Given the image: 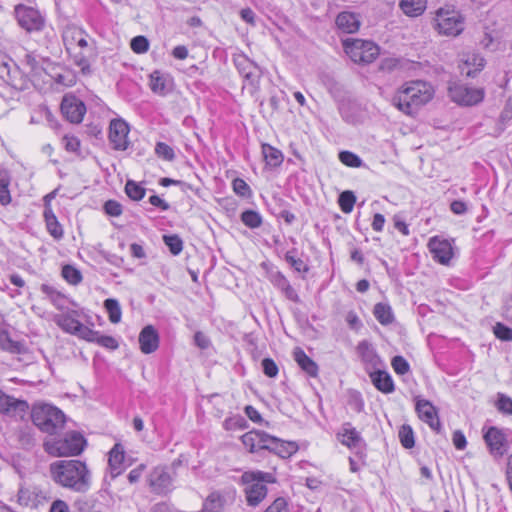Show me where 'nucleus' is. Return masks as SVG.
I'll list each match as a JSON object with an SVG mask.
<instances>
[{
    "label": "nucleus",
    "instance_id": "nucleus-36",
    "mask_svg": "<svg viewBox=\"0 0 512 512\" xmlns=\"http://www.w3.org/2000/svg\"><path fill=\"white\" fill-rule=\"evenodd\" d=\"M427 0H400L399 6L403 13L409 17H418L426 9Z\"/></svg>",
    "mask_w": 512,
    "mask_h": 512
},
{
    "label": "nucleus",
    "instance_id": "nucleus-26",
    "mask_svg": "<svg viewBox=\"0 0 512 512\" xmlns=\"http://www.w3.org/2000/svg\"><path fill=\"white\" fill-rule=\"evenodd\" d=\"M41 292L50 300V302L60 311L64 312L72 307H77V303L70 301L64 294L49 284H42Z\"/></svg>",
    "mask_w": 512,
    "mask_h": 512
},
{
    "label": "nucleus",
    "instance_id": "nucleus-40",
    "mask_svg": "<svg viewBox=\"0 0 512 512\" xmlns=\"http://www.w3.org/2000/svg\"><path fill=\"white\" fill-rule=\"evenodd\" d=\"M356 202V196L352 191H344L339 195L338 204L342 212L351 213Z\"/></svg>",
    "mask_w": 512,
    "mask_h": 512
},
{
    "label": "nucleus",
    "instance_id": "nucleus-57",
    "mask_svg": "<svg viewBox=\"0 0 512 512\" xmlns=\"http://www.w3.org/2000/svg\"><path fill=\"white\" fill-rule=\"evenodd\" d=\"M63 144L68 152H78L80 148V141L75 136L65 135L63 137Z\"/></svg>",
    "mask_w": 512,
    "mask_h": 512
},
{
    "label": "nucleus",
    "instance_id": "nucleus-23",
    "mask_svg": "<svg viewBox=\"0 0 512 512\" xmlns=\"http://www.w3.org/2000/svg\"><path fill=\"white\" fill-rule=\"evenodd\" d=\"M270 436L268 433L260 430H252L245 433L241 437V441L243 445L251 452L255 453L260 450H267L268 443L270 441Z\"/></svg>",
    "mask_w": 512,
    "mask_h": 512
},
{
    "label": "nucleus",
    "instance_id": "nucleus-15",
    "mask_svg": "<svg viewBox=\"0 0 512 512\" xmlns=\"http://www.w3.org/2000/svg\"><path fill=\"white\" fill-rule=\"evenodd\" d=\"M148 485L153 493L163 495L172 490L173 479L165 466H157L147 477Z\"/></svg>",
    "mask_w": 512,
    "mask_h": 512
},
{
    "label": "nucleus",
    "instance_id": "nucleus-21",
    "mask_svg": "<svg viewBox=\"0 0 512 512\" xmlns=\"http://www.w3.org/2000/svg\"><path fill=\"white\" fill-rule=\"evenodd\" d=\"M233 60L238 72L245 79V81L251 85H254L258 82L261 71L255 62L250 60L244 54H238L234 56Z\"/></svg>",
    "mask_w": 512,
    "mask_h": 512
},
{
    "label": "nucleus",
    "instance_id": "nucleus-24",
    "mask_svg": "<svg viewBox=\"0 0 512 512\" xmlns=\"http://www.w3.org/2000/svg\"><path fill=\"white\" fill-rule=\"evenodd\" d=\"M233 501V496L220 491L211 492L204 500L201 512H224L227 505Z\"/></svg>",
    "mask_w": 512,
    "mask_h": 512
},
{
    "label": "nucleus",
    "instance_id": "nucleus-14",
    "mask_svg": "<svg viewBox=\"0 0 512 512\" xmlns=\"http://www.w3.org/2000/svg\"><path fill=\"white\" fill-rule=\"evenodd\" d=\"M483 438L490 454L495 458H500L507 452V438L504 432L497 427L483 428Z\"/></svg>",
    "mask_w": 512,
    "mask_h": 512
},
{
    "label": "nucleus",
    "instance_id": "nucleus-29",
    "mask_svg": "<svg viewBox=\"0 0 512 512\" xmlns=\"http://www.w3.org/2000/svg\"><path fill=\"white\" fill-rule=\"evenodd\" d=\"M485 66V59L477 53H468L462 59L461 73L467 77H475Z\"/></svg>",
    "mask_w": 512,
    "mask_h": 512
},
{
    "label": "nucleus",
    "instance_id": "nucleus-19",
    "mask_svg": "<svg viewBox=\"0 0 512 512\" xmlns=\"http://www.w3.org/2000/svg\"><path fill=\"white\" fill-rule=\"evenodd\" d=\"M356 351L368 374L378 368H383V361L377 354L376 349L368 341H360L357 345Z\"/></svg>",
    "mask_w": 512,
    "mask_h": 512
},
{
    "label": "nucleus",
    "instance_id": "nucleus-59",
    "mask_svg": "<svg viewBox=\"0 0 512 512\" xmlns=\"http://www.w3.org/2000/svg\"><path fill=\"white\" fill-rule=\"evenodd\" d=\"M104 210L108 215L117 217L122 213V206L117 201L108 200L104 204Z\"/></svg>",
    "mask_w": 512,
    "mask_h": 512
},
{
    "label": "nucleus",
    "instance_id": "nucleus-48",
    "mask_svg": "<svg viewBox=\"0 0 512 512\" xmlns=\"http://www.w3.org/2000/svg\"><path fill=\"white\" fill-rule=\"evenodd\" d=\"M234 193L240 197L248 198L252 195L250 186L242 178H235L232 182Z\"/></svg>",
    "mask_w": 512,
    "mask_h": 512
},
{
    "label": "nucleus",
    "instance_id": "nucleus-47",
    "mask_svg": "<svg viewBox=\"0 0 512 512\" xmlns=\"http://www.w3.org/2000/svg\"><path fill=\"white\" fill-rule=\"evenodd\" d=\"M164 243L168 246L170 252L173 255H178L183 249V241L178 235H164Z\"/></svg>",
    "mask_w": 512,
    "mask_h": 512
},
{
    "label": "nucleus",
    "instance_id": "nucleus-20",
    "mask_svg": "<svg viewBox=\"0 0 512 512\" xmlns=\"http://www.w3.org/2000/svg\"><path fill=\"white\" fill-rule=\"evenodd\" d=\"M418 417L436 433L442 430L436 407L428 400L418 399L415 406Z\"/></svg>",
    "mask_w": 512,
    "mask_h": 512
},
{
    "label": "nucleus",
    "instance_id": "nucleus-45",
    "mask_svg": "<svg viewBox=\"0 0 512 512\" xmlns=\"http://www.w3.org/2000/svg\"><path fill=\"white\" fill-rule=\"evenodd\" d=\"M125 192L127 196L134 201L141 200L145 195V189L132 180L127 181Z\"/></svg>",
    "mask_w": 512,
    "mask_h": 512
},
{
    "label": "nucleus",
    "instance_id": "nucleus-41",
    "mask_svg": "<svg viewBox=\"0 0 512 512\" xmlns=\"http://www.w3.org/2000/svg\"><path fill=\"white\" fill-rule=\"evenodd\" d=\"M399 440L402 446L406 449L414 447V432L410 425L404 424L400 427L398 432Z\"/></svg>",
    "mask_w": 512,
    "mask_h": 512
},
{
    "label": "nucleus",
    "instance_id": "nucleus-11",
    "mask_svg": "<svg viewBox=\"0 0 512 512\" xmlns=\"http://www.w3.org/2000/svg\"><path fill=\"white\" fill-rule=\"evenodd\" d=\"M449 96L453 102L459 105L474 106L484 100L485 90L462 83H453L449 86Z\"/></svg>",
    "mask_w": 512,
    "mask_h": 512
},
{
    "label": "nucleus",
    "instance_id": "nucleus-54",
    "mask_svg": "<svg viewBox=\"0 0 512 512\" xmlns=\"http://www.w3.org/2000/svg\"><path fill=\"white\" fill-rule=\"evenodd\" d=\"M497 408L500 412L512 415V399L505 394H498Z\"/></svg>",
    "mask_w": 512,
    "mask_h": 512
},
{
    "label": "nucleus",
    "instance_id": "nucleus-32",
    "mask_svg": "<svg viewBox=\"0 0 512 512\" xmlns=\"http://www.w3.org/2000/svg\"><path fill=\"white\" fill-rule=\"evenodd\" d=\"M267 450L274 452L281 458H289L298 451V445L295 442L282 441L276 437L270 436Z\"/></svg>",
    "mask_w": 512,
    "mask_h": 512
},
{
    "label": "nucleus",
    "instance_id": "nucleus-46",
    "mask_svg": "<svg viewBox=\"0 0 512 512\" xmlns=\"http://www.w3.org/2000/svg\"><path fill=\"white\" fill-rule=\"evenodd\" d=\"M158 158L165 161H173L175 159L174 149L164 142H157L154 149Z\"/></svg>",
    "mask_w": 512,
    "mask_h": 512
},
{
    "label": "nucleus",
    "instance_id": "nucleus-1",
    "mask_svg": "<svg viewBox=\"0 0 512 512\" xmlns=\"http://www.w3.org/2000/svg\"><path fill=\"white\" fill-rule=\"evenodd\" d=\"M55 483L74 492L85 493L91 487V473L80 460H58L50 465Z\"/></svg>",
    "mask_w": 512,
    "mask_h": 512
},
{
    "label": "nucleus",
    "instance_id": "nucleus-5",
    "mask_svg": "<svg viewBox=\"0 0 512 512\" xmlns=\"http://www.w3.org/2000/svg\"><path fill=\"white\" fill-rule=\"evenodd\" d=\"M83 314V309L77 306L55 315L53 320L64 332L84 340H93L95 331L81 323Z\"/></svg>",
    "mask_w": 512,
    "mask_h": 512
},
{
    "label": "nucleus",
    "instance_id": "nucleus-44",
    "mask_svg": "<svg viewBox=\"0 0 512 512\" xmlns=\"http://www.w3.org/2000/svg\"><path fill=\"white\" fill-rule=\"evenodd\" d=\"M339 160L344 165L352 168H359L364 165L362 159L351 151H341L339 153Z\"/></svg>",
    "mask_w": 512,
    "mask_h": 512
},
{
    "label": "nucleus",
    "instance_id": "nucleus-30",
    "mask_svg": "<svg viewBox=\"0 0 512 512\" xmlns=\"http://www.w3.org/2000/svg\"><path fill=\"white\" fill-rule=\"evenodd\" d=\"M369 377L376 389L382 393L390 394L394 392L395 385L391 375L387 371L382 368H378L373 372H370Z\"/></svg>",
    "mask_w": 512,
    "mask_h": 512
},
{
    "label": "nucleus",
    "instance_id": "nucleus-51",
    "mask_svg": "<svg viewBox=\"0 0 512 512\" xmlns=\"http://www.w3.org/2000/svg\"><path fill=\"white\" fill-rule=\"evenodd\" d=\"M130 47L133 52L142 54L148 51L149 42L144 36H136L131 40Z\"/></svg>",
    "mask_w": 512,
    "mask_h": 512
},
{
    "label": "nucleus",
    "instance_id": "nucleus-27",
    "mask_svg": "<svg viewBox=\"0 0 512 512\" xmlns=\"http://www.w3.org/2000/svg\"><path fill=\"white\" fill-rule=\"evenodd\" d=\"M124 459H125V450L124 447L116 443L113 448L110 450L108 455V466L109 473L112 479H115L119 476L124 470Z\"/></svg>",
    "mask_w": 512,
    "mask_h": 512
},
{
    "label": "nucleus",
    "instance_id": "nucleus-3",
    "mask_svg": "<svg viewBox=\"0 0 512 512\" xmlns=\"http://www.w3.org/2000/svg\"><path fill=\"white\" fill-rule=\"evenodd\" d=\"M431 84L421 80L404 83L393 95L392 104L406 115H413L434 96Z\"/></svg>",
    "mask_w": 512,
    "mask_h": 512
},
{
    "label": "nucleus",
    "instance_id": "nucleus-60",
    "mask_svg": "<svg viewBox=\"0 0 512 512\" xmlns=\"http://www.w3.org/2000/svg\"><path fill=\"white\" fill-rule=\"evenodd\" d=\"M265 512H289L288 504L284 498H277Z\"/></svg>",
    "mask_w": 512,
    "mask_h": 512
},
{
    "label": "nucleus",
    "instance_id": "nucleus-64",
    "mask_svg": "<svg viewBox=\"0 0 512 512\" xmlns=\"http://www.w3.org/2000/svg\"><path fill=\"white\" fill-rule=\"evenodd\" d=\"M511 119H512V96L509 97V99L507 100L505 107L500 115V120L502 123H506Z\"/></svg>",
    "mask_w": 512,
    "mask_h": 512
},
{
    "label": "nucleus",
    "instance_id": "nucleus-58",
    "mask_svg": "<svg viewBox=\"0 0 512 512\" xmlns=\"http://www.w3.org/2000/svg\"><path fill=\"white\" fill-rule=\"evenodd\" d=\"M270 281L276 288L281 291L284 289V287L290 284L288 279L279 271L271 274Z\"/></svg>",
    "mask_w": 512,
    "mask_h": 512
},
{
    "label": "nucleus",
    "instance_id": "nucleus-62",
    "mask_svg": "<svg viewBox=\"0 0 512 512\" xmlns=\"http://www.w3.org/2000/svg\"><path fill=\"white\" fill-rule=\"evenodd\" d=\"M345 320L349 327L353 330H358L361 326V320L354 311H349L345 317Z\"/></svg>",
    "mask_w": 512,
    "mask_h": 512
},
{
    "label": "nucleus",
    "instance_id": "nucleus-25",
    "mask_svg": "<svg viewBox=\"0 0 512 512\" xmlns=\"http://www.w3.org/2000/svg\"><path fill=\"white\" fill-rule=\"evenodd\" d=\"M149 87L153 93L165 96L173 89V78L168 73L155 70L149 76Z\"/></svg>",
    "mask_w": 512,
    "mask_h": 512
},
{
    "label": "nucleus",
    "instance_id": "nucleus-4",
    "mask_svg": "<svg viewBox=\"0 0 512 512\" xmlns=\"http://www.w3.org/2000/svg\"><path fill=\"white\" fill-rule=\"evenodd\" d=\"M248 505L257 506L267 495V483H274L273 474L262 471H247L241 476Z\"/></svg>",
    "mask_w": 512,
    "mask_h": 512
},
{
    "label": "nucleus",
    "instance_id": "nucleus-8",
    "mask_svg": "<svg viewBox=\"0 0 512 512\" xmlns=\"http://www.w3.org/2000/svg\"><path fill=\"white\" fill-rule=\"evenodd\" d=\"M435 23L437 31L446 36H457L464 30V17L451 6L436 11Z\"/></svg>",
    "mask_w": 512,
    "mask_h": 512
},
{
    "label": "nucleus",
    "instance_id": "nucleus-28",
    "mask_svg": "<svg viewBox=\"0 0 512 512\" xmlns=\"http://www.w3.org/2000/svg\"><path fill=\"white\" fill-rule=\"evenodd\" d=\"M140 349L144 354H150L159 346V335L152 325L144 327L139 334Z\"/></svg>",
    "mask_w": 512,
    "mask_h": 512
},
{
    "label": "nucleus",
    "instance_id": "nucleus-35",
    "mask_svg": "<svg viewBox=\"0 0 512 512\" xmlns=\"http://www.w3.org/2000/svg\"><path fill=\"white\" fill-rule=\"evenodd\" d=\"M261 150L265 163L270 168L279 167L283 163L284 155L279 149L264 143L261 146Z\"/></svg>",
    "mask_w": 512,
    "mask_h": 512
},
{
    "label": "nucleus",
    "instance_id": "nucleus-10",
    "mask_svg": "<svg viewBox=\"0 0 512 512\" xmlns=\"http://www.w3.org/2000/svg\"><path fill=\"white\" fill-rule=\"evenodd\" d=\"M86 444L84 437L78 432H69L61 439L46 444V450L54 456L79 455Z\"/></svg>",
    "mask_w": 512,
    "mask_h": 512
},
{
    "label": "nucleus",
    "instance_id": "nucleus-37",
    "mask_svg": "<svg viewBox=\"0 0 512 512\" xmlns=\"http://www.w3.org/2000/svg\"><path fill=\"white\" fill-rule=\"evenodd\" d=\"M373 314L382 325L391 324L394 320V315L390 305L385 303H377L374 306Z\"/></svg>",
    "mask_w": 512,
    "mask_h": 512
},
{
    "label": "nucleus",
    "instance_id": "nucleus-16",
    "mask_svg": "<svg viewBox=\"0 0 512 512\" xmlns=\"http://www.w3.org/2000/svg\"><path fill=\"white\" fill-rule=\"evenodd\" d=\"M129 125L123 119H113L109 125V142L114 150L124 151L129 146Z\"/></svg>",
    "mask_w": 512,
    "mask_h": 512
},
{
    "label": "nucleus",
    "instance_id": "nucleus-52",
    "mask_svg": "<svg viewBox=\"0 0 512 512\" xmlns=\"http://www.w3.org/2000/svg\"><path fill=\"white\" fill-rule=\"evenodd\" d=\"M391 365L394 371L399 375H405L410 370L409 363L402 356H395L391 361Z\"/></svg>",
    "mask_w": 512,
    "mask_h": 512
},
{
    "label": "nucleus",
    "instance_id": "nucleus-53",
    "mask_svg": "<svg viewBox=\"0 0 512 512\" xmlns=\"http://www.w3.org/2000/svg\"><path fill=\"white\" fill-rule=\"evenodd\" d=\"M89 342H97L103 347L109 349H116L118 347V343L115 338L111 336H103L99 335L98 332L95 331V338L93 340H88Z\"/></svg>",
    "mask_w": 512,
    "mask_h": 512
},
{
    "label": "nucleus",
    "instance_id": "nucleus-63",
    "mask_svg": "<svg viewBox=\"0 0 512 512\" xmlns=\"http://www.w3.org/2000/svg\"><path fill=\"white\" fill-rule=\"evenodd\" d=\"M194 343L201 349H207L210 346V340L202 332L198 331L194 335Z\"/></svg>",
    "mask_w": 512,
    "mask_h": 512
},
{
    "label": "nucleus",
    "instance_id": "nucleus-38",
    "mask_svg": "<svg viewBox=\"0 0 512 512\" xmlns=\"http://www.w3.org/2000/svg\"><path fill=\"white\" fill-rule=\"evenodd\" d=\"M10 176L7 170L0 169V203L7 205L11 201L10 191Z\"/></svg>",
    "mask_w": 512,
    "mask_h": 512
},
{
    "label": "nucleus",
    "instance_id": "nucleus-42",
    "mask_svg": "<svg viewBox=\"0 0 512 512\" xmlns=\"http://www.w3.org/2000/svg\"><path fill=\"white\" fill-rule=\"evenodd\" d=\"M241 221L249 228L255 229L261 226V215L253 210H246L241 214Z\"/></svg>",
    "mask_w": 512,
    "mask_h": 512
},
{
    "label": "nucleus",
    "instance_id": "nucleus-49",
    "mask_svg": "<svg viewBox=\"0 0 512 512\" xmlns=\"http://www.w3.org/2000/svg\"><path fill=\"white\" fill-rule=\"evenodd\" d=\"M294 252L295 250L288 251L285 254L286 262L297 272H308V266L304 263L302 259L295 257Z\"/></svg>",
    "mask_w": 512,
    "mask_h": 512
},
{
    "label": "nucleus",
    "instance_id": "nucleus-56",
    "mask_svg": "<svg viewBox=\"0 0 512 512\" xmlns=\"http://www.w3.org/2000/svg\"><path fill=\"white\" fill-rule=\"evenodd\" d=\"M262 369L266 376L274 378L278 374V366L275 361L271 358H265L262 360Z\"/></svg>",
    "mask_w": 512,
    "mask_h": 512
},
{
    "label": "nucleus",
    "instance_id": "nucleus-34",
    "mask_svg": "<svg viewBox=\"0 0 512 512\" xmlns=\"http://www.w3.org/2000/svg\"><path fill=\"white\" fill-rule=\"evenodd\" d=\"M293 354L294 360L303 371L311 377L317 376L318 365L301 348H296Z\"/></svg>",
    "mask_w": 512,
    "mask_h": 512
},
{
    "label": "nucleus",
    "instance_id": "nucleus-13",
    "mask_svg": "<svg viewBox=\"0 0 512 512\" xmlns=\"http://www.w3.org/2000/svg\"><path fill=\"white\" fill-rule=\"evenodd\" d=\"M28 410L29 404L26 400L18 399L0 390V414L22 420Z\"/></svg>",
    "mask_w": 512,
    "mask_h": 512
},
{
    "label": "nucleus",
    "instance_id": "nucleus-50",
    "mask_svg": "<svg viewBox=\"0 0 512 512\" xmlns=\"http://www.w3.org/2000/svg\"><path fill=\"white\" fill-rule=\"evenodd\" d=\"M0 345L3 349L10 352H19L21 347L19 342L10 338L7 331H0Z\"/></svg>",
    "mask_w": 512,
    "mask_h": 512
},
{
    "label": "nucleus",
    "instance_id": "nucleus-31",
    "mask_svg": "<svg viewBox=\"0 0 512 512\" xmlns=\"http://www.w3.org/2000/svg\"><path fill=\"white\" fill-rule=\"evenodd\" d=\"M336 26L343 33H355L360 28L359 16L350 11H343L336 18Z\"/></svg>",
    "mask_w": 512,
    "mask_h": 512
},
{
    "label": "nucleus",
    "instance_id": "nucleus-6",
    "mask_svg": "<svg viewBox=\"0 0 512 512\" xmlns=\"http://www.w3.org/2000/svg\"><path fill=\"white\" fill-rule=\"evenodd\" d=\"M31 418L41 431L54 434L65 421L64 413L50 404H36L32 408Z\"/></svg>",
    "mask_w": 512,
    "mask_h": 512
},
{
    "label": "nucleus",
    "instance_id": "nucleus-7",
    "mask_svg": "<svg viewBox=\"0 0 512 512\" xmlns=\"http://www.w3.org/2000/svg\"><path fill=\"white\" fill-rule=\"evenodd\" d=\"M345 53L349 58L359 64H369L379 55L377 44L369 40L347 38L343 40Z\"/></svg>",
    "mask_w": 512,
    "mask_h": 512
},
{
    "label": "nucleus",
    "instance_id": "nucleus-9",
    "mask_svg": "<svg viewBox=\"0 0 512 512\" xmlns=\"http://www.w3.org/2000/svg\"><path fill=\"white\" fill-rule=\"evenodd\" d=\"M336 439L360 461L366 458L367 444L361 433L350 422H344L336 432Z\"/></svg>",
    "mask_w": 512,
    "mask_h": 512
},
{
    "label": "nucleus",
    "instance_id": "nucleus-18",
    "mask_svg": "<svg viewBox=\"0 0 512 512\" xmlns=\"http://www.w3.org/2000/svg\"><path fill=\"white\" fill-rule=\"evenodd\" d=\"M61 112L71 123H80L86 113V107L76 96L65 95L61 102Z\"/></svg>",
    "mask_w": 512,
    "mask_h": 512
},
{
    "label": "nucleus",
    "instance_id": "nucleus-39",
    "mask_svg": "<svg viewBox=\"0 0 512 512\" xmlns=\"http://www.w3.org/2000/svg\"><path fill=\"white\" fill-rule=\"evenodd\" d=\"M104 308L108 313L111 323H119L122 317V311L119 302L116 299L109 298L104 301Z\"/></svg>",
    "mask_w": 512,
    "mask_h": 512
},
{
    "label": "nucleus",
    "instance_id": "nucleus-22",
    "mask_svg": "<svg viewBox=\"0 0 512 512\" xmlns=\"http://www.w3.org/2000/svg\"><path fill=\"white\" fill-rule=\"evenodd\" d=\"M428 248L433 259L440 264L447 265L453 257V248L451 243L446 239L438 236L432 237L428 242Z\"/></svg>",
    "mask_w": 512,
    "mask_h": 512
},
{
    "label": "nucleus",
    "instance_id": "nucleus-43",
    "mask_svg": "<svg viewBox=\"0 0 512 512\" xmlns=\"http://www.w3.org/2000/svg\"><path fill=\"white\" fill-rule=\"evenodd\" d=\"M62 276L71 285H78L82 281L81 272L72 265L63 266Z\"/></svg>",
    "mask_w": 512,
    "mask_h": 512
},
{
    "label": "nucleus",
    "instance_id": "nucleus-12",
    "mask_svg": "<svg viewBox=\"0 0 512 512\" xmlns=\"http://www.w3.org/2000/svg\"><path fill=\"white\" fill-rule=\"evenodd\" d=\"M17 22L27 32H37L44 26V18L40 12L32 7L18 5L15 7Z\"/></svg>",
    "mask_w": 512,
    "mask_h": 512
},
{
    "label": "nucleus",
    "instance_id": "nucleus-17",
    "mask_svg": "<svg viewBox=\"0 0 512 512\" xmlns=\"http://www.w3.org/2000/svg\"><path fill=\"white\" fill-rule=\"evenodd\" d=\"M46 501V492L38 486H21L18 490L17 502L20 506L38 508Z\"/></svg>",
    "mask_w": 512,
    "mask_h": 512
},
{
    "label": "nucleus",
    "instance_id": "nucleus-33",
    "mask_svg": "<svg viewBox=\"0 0 512 512\" xmlns=\"http://www.w3.org/2000/svg\"><path fill=\"white\" fill-rule=\"evenodd\" d=\"M43 216L48 233L56 240L61 239L64 234L63 228L59 223L56 215L54 214L50 204L45 205Z\"/></svg>",
    "mask_w": 512,
    "mask_h": 512
},
{
    "label": "nucleus",
    "instance_id": "nucleus-2",
    "mask_svg": "<svg viewBox=\"0 0 512 512\" xmlns=\"http://www.w3.org/2000/svg\"><path fill=\"white\" fill-rule=\"evenodd\" d=\"M62 38L75 65L83 74L90 73L89 58L95 53L94 39L83 28L73 24L64 28Z\"/></svg>",
    "mask_w": 512,
    "mask_h": 512
},
{
    "label": "nucleus",
    "instance_id": "nucleus-55",
    "mask_svg": "<svg viewBox=\"0 0 512 512\" xmlns=\"http://www.w3.org/2000/svg\"><path fill=\"white\" fill-rule=\"evenodd\" d=\"M494 334L500 340H512V329L502 323H496V325L494 326Z\"/></svg>",
    "mask_w": 512,
    "mask_h": 512
},
{
    "label": "nucleus",
    "instance_id": "nucleus-61",
    "mask_svg": "<svg viewBox=\"0 0 512 512\" xmlns=\"http://www.w3.org/2000/svg\"><path fill=\"white\" fill-rule=\"evenodd\" d=\"M453 445L457 450H464L467 446V440L464 433L460 430H456L452 436Z\"/></svg>",
    "mask_w": 512,
    "mask_h": 512
}]
</instances>
